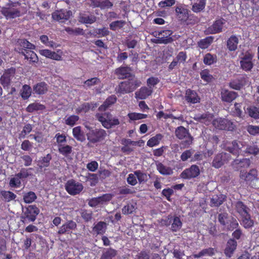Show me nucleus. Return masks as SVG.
<instances>
[{
	"instance_id": "nucleus-59",
	"label": "nucleus",
	"mask_w": 259,
	"mask_h": 259,
	"mask_svg": "<svg viewBox=\"0 0 259 259\" xmlns=\"http://www.w3.org/2000/svg\"><path fill=\"white\" fill-rule=\"evenodd\" d=\"M79 117L78 115H72L68 116L65 121V123L66 125L70 126H74L76 122L79 120Z\"/></svg>"
},
{
	"instance_id": "nucleus-1",
	"label": "nucleus",
	"mask_w": 259,
	"mask_h": 259,
	"mask_svg": "<svg viewBox=\"0 0 259 259\" xmlns=\"http://www.w3.org/2000/svg\"><path fill=\"white\" fill-rule=\"evenodd\" d=\"M95 117L106 129H110L120 124L118 118L117 117H113L112 115L109 112L97 113Z\"/></svg>"
},
{
	"instance_id": "nucleus-43",
	"label": "nucleus",
	"mask_w": 259,
	"mask_h": 259,
	"mask_svg": "<svg viewBox=\"0 0 259 259\" xmlns=\"http://www.w3.org/2000/svg\"><path fill=\"white\" fill-rule=\"evenodd\" d=\"M58 148L59 153L66 157L69 156L72 152V146L68 145H60Z\"/></svg>"
},
{
	"instance_id": "nucleus-11",
	"label": "nucleus",
	"mask_w": 259,
	"mask_h": 259,
	"mask_svg": "<svg viewBox=\"0 0 259 259\" xmlns=\"http://www.w3.org/2000/svg\"><path fill=\"white\" fill-rule=\"evenodd\" d=\"M199 175V166L196 164H193L190 167L183 170L180 174V177L183 179L190 180L197 177Z\"/></svg>"
},
{
	"instance_id": "nucleus-32",
	"label": "nucleus",
	"mask_w": 259,
	"mask_h": 259,
	"mask_svg": "<svg viewBox=\"0 0 259 259\" xmlns=\"http://www.w3.org/2000/svg\"><path fill=\"white\" fill-rule=\"evenodd\" d=\"M2 200L6 202H9L15 200L17 195L10 191L2 190L0 191Z\"/></svg>"
},
{
	"instance_id": "nucleus-38",
	"label": "nucleus",
	"mask_w": 259,
	"mask_h": 259,
	"mask_svg": "<svg viewBox=\"0 0 259 259\" xmlns=\"http://www.w3.org/2000/svg\"><path fill=\"white\" fill-rule=\"evenodd\" d=\"M132 77V78H129L127 80H126L128 86L130 88L131 93L134 92L142 84L141 80L136 78L134 75H133Z\"/></svg>"
},
{
	"instance_id": "nucleus-21",
	"label": "nucleus",
	"mask_w": 259,
	"mask_h": 259,
	"mask_svg": "<svg viewBox=\"0 0 259 259\" xmlns=\"http://www.w3.org/2000/svg\"><path fill=\"white\" fill-rule=\"evenodd\" d=\"M19 53L23 55L25 59L29 60L31 62L36 63L38 60L37 55L32 50L22 49Z\"/></svg>"
},
{
	"instance_id": "nucleus-26",
	"label": "nucleus",
	"mask_w": 259,
	"mask_h": 259,
	"mask_svg": "<svg viewBox=\"0 0 259 259\" xmlns=\"http://www.w3.org/2000/svg\"><path fill=\"white\" fill-rule=\"evenodd\" d=\"M235 209L240 216L249 213V208L241 201H238L235 205Z\"/></svg>"
},
{
	"instance_id": "nucleus-23",
	"label": "nucleus",
	"mask_w": 259,
	"mask_h": 259,
	"mask_svg": "<svg viewBox=\"0 0 259 259\" xmlns=\"http://www.w3.org/2000/svg\"><path fill=\"white\" fill-rule=\"evenodd\" d=\"M107 229V224L103 221H100L96 224H94L92 231L94 234L96 235L104 234Z\"/></svg>"
},
{
	"instance_id": "nucleus-8",
	"label": "nucleus",
	"mask_w": 259,
	"mask_h": 259,
	"mask_svg": "<svg viewBox=\"0 0 259 259\" xmlns=\"http://www.w3.org/2000/svg\"><path fill=\"white\" fill-rule=\"evenodd\" d=\"M65 187L68 193L71 195L79 194L83 188L81 183L77 182L73 179L68 180L66 183Z\"/></svg>"
},
{
	"instance_id": "nucleus-5",
	"label": "nucleus",
	"mask_w": 259,
	"mask_h": 259,
	"mask_svg": "<svg viewBox=\"0 0 259 259\" xmlns=\"http://www.w3.org/2000/svg\"><path fill=\"white\" fill-rule=\"evenodd\" d=\"M17 5H19V3L14 2L9 3L8 5V7L2 8L1 13L7 19H14L20 17L21 16V12L19 9L16 8Z\"/></svg>"
},
{
	"instance_id": "nucleus-16",
	"label": "nucleus",
	"mask_w": 259,
	"mask_h": 259,
	"mask_svg": "<svg viewBox=\"0 0 259 259\" xmlns=\"http://www.w3.org/2000/svg\"><path fill=\"white\" fill-rule=\"evenodd\" d=\"M238 94L234 91H230L227 89H222L221 92V96L222 101L231 103L237 97Z\"/></svg>"
},
{
	"instance_id": "nucleus-56",
	"label": "nucleus",
	"mask_w": 259,
	"mask_h": 259,
	"mask_svg": "<svg viewBox=\"0 0 259 259\" xmlns=\"http://www.w3.org/2000/svg\"><path fill=\"white\" fill-rule=\"evenodd\" d=\"M217 61L216 55H212L210 53H207L204 57L203 63L207 65H211Z\"/></svg>"
},
{
	"instance_id": "nucleus-62",
	"label": "nucleus",
	"mask_w": 259,
	"mask_h": 259,
	"mask_svg": "<svg viewBox=\"0 0 259 259\" xmlns=\"http://www.w3.org/2000/svg\"><path fill=\"white\" fill-rule=\"evenodd\" d=\"M55 138L56 140V142L58 145V147L60 145H64L67 142L66 137L64 134H61L60 133H57L55 136Z\"/></svg>"
},
{
	"instance_id": "nucleus-49",
	"label": "nucleus",
	"mask_w": 259,
	"mask_h": 259,
	"mask_svg": "<svg viewBox=\"0 0 259 259\" xmlns=\"http://www.w3.org/2000/svg\"><path fill=\"white\" fill-rule=\"evenodd\" d=\"M243 78H238L231 80L229 83V87L232 89L240 90L243 85Z\"/></svg>"
},
{
	"instance_id": "nucleus-12",
	"label": "nucleus",
	"mask_w": 259,
	"mask_h": 259,
	"mask_svg": "<svg viewBox=\"0 0 259 259\" xmlns=\"http://www.w3.org/2000/svg\"><path fill=\"white\" fill-rule=\"evenodd\" d=\"M16 73V69L14 67H11L5 70L4 74L0 78V82L5 87H8L11 84L12 78Z\"/></svg>"
},
{
	"instance_id": "nucleus-7",
	"label": "nucleus",
	"mask_w": 259,
	"mask_h": 259,
	"mask_svg": "<svg viewBox=\"0 0 259 259\" xmlns=\"http://www.w3.org/2000/svg\"><path fill=\"white\" fill-rule=\"evenodd\" d=\"M253 54L246 52L245 54L240 58V68L246 72H249L252 69L254 64L253 63Z\"/></svg>"
},
{
	"instance_id": "nucleus-19",
	"label": "nucleus",
	"mask_w": 259,
	"mask_h": 259,
	"mask_svg": "<svg viewBox=\"0 0 259 259\" xmlns=\"http://www.w3.org/2000/svg\"><path fill=\"white\" fill-rule=\"evenodd\" d=\"M185 100L188 103L195 104L199 103L200 99L195 91L188 89L186 91Z\"/></svg>"
},
{
	"instance_id": "nucleus-46",
	"label": "nucleus",
	"mask_w": 259,
	"mask_h": 259,
	"mask_svg": "<svg viewBox=\"0 0 259 259\" xmlns=\"http://www.w3.org/2000/svg\"><path fill=\"white\" fill-rule=\"evenodd\" d=\"M206 0H200L199 3H194L192 6V11L196 13H200L203 11L206 5Z\"/></svg>"
},
{
	"instance_id": "nucleus-63",
	"label": "nucleus",
	"mask_w": 259,
	"mask_h": 259,
	"mask_svg": "<svg viewBox=\"0 0 259 259\" xmlns=\"http://www.w3.org/2000/svg\"><path fill=\"white\" fill-rule=\"evenodd\" d=\"M201 78L204 81L209 82L212 79V76L210 74L209 71L207 69H204L200 72Z\"/></svg>"
},
{
	"instance_id": "nucleus-30",
	"label": "nucleus",
	"mask_w": 259,
	"mask_h": 259,
	"mask_svg": "<svg viewBox=\"0 0 259 259\" xmlns=\"http://www.w3.org/2000/svg\"><path fill=\"white\" fill-rule=\"evenodd\" d=\"M238 42V37L235 35H232L227 40V48L230 51H235L237 49Z\"/></svg>"
},
{
	"instance_id": "nucleus-13",
	"label": "nucleus",
	"mask_w": 259,
	"mask_h": 259,
	"mask_svg": "<svg viewBox=\"0 0 259 259\" xmlns=\"http://www.w3.org/2000/svg\"><path fill=\"white\" fill-rule=\"evenodd\" d=\"M112 197L113 195L111 194H104L101 196L92 198L89 200L88 204L90 206L95 207L100 204L110 201L112 199Z\"/></svg>"
},
{
	"instance_id": "nucleus-40",
	"label": "nucleus",
	"mask_w": 259,
	"mask_h": 259,
	"mask_svg": "<svg viewBox=\"0 0 259 259\" xmlns=\"http://www.w3.org/2000/svg\"><path fill=\"white\" fill-rule=\"evenodd\" d=\"M37 199L36 194L32 191L25 192L23 195V200L25 203H31Z\"/></svg>"
},
{
	"instance_id": "nucleus-24",
	"label": "nucleus",
	"mask_w": 259,
	"mask_h": 259,
	"mask_svg": "<svg viewBox=\"0 0 259 259\" xmlns=\"http://www.w3.org/2000/svg\"><path fill=\"white\" fill-rule=\"evenodd\" d=\"M117 100V98L114 95L109 96L104 102L103 104L99 107V110L101 111L106 110L112 105L114 104L116 102Z\"/></svg>"
},
{
	"instance_id": "nucleus-54",
	"label": "nucleus",
	"mask_w": 259,
	"mask_h": 259,
	"mask_svg": "<svg viewBox=\"0 0 259 259\" xmlns=\"http://www.w3.org/2000/svg\"><path fill=\"white\" fill-rule=\"evenodd\" d=\"M257 176V171L256 169H252L249 170L248 173L244 175L242 174L240 176L241 179H243L246 181H252Z\"/></svg>"
},
{
	"instance_id": "nucleus-4",
	"label": "nucleus",
	"mask_w": 259,
	"mask_h": 259,
	"mask_svg": "<svg viewBox=\"0 0 259 259\" xmlns=\"http://www.w3.org/2000/svg\"><path fill=\"white\" fill-rule=\"evenodd\" d=\"M212 124L215 128L220 130L233 132L236 128L233 121L224 118H217L212 120Z\"/></svg>"
},
{
	"instance_id": "nucleus-51",
	"label": "nucleus",
	"mask_w": 259,
	"mask_h": 259,
	"mask_svg": "<svg viewBox=\"0 0 259 259\" xmlns=\"http://www.w3.org/2000/svg\"><path fill=\"white\" fill-rule=\"evenodd\" d=\"M32 90L31 87L27 84H24L21 91V96L23 100L28 99L31 95Z\"/></svg>"
},
{
	"instance_id": "nucleus-60",
	"label": "nucleus",
	"mask_w": 259,
	"mask_h": 259,
	"mask_svg": "<svg viewBox=\"0 0 259 259\" xmlns=\"http://www.w3.org/2000/svg\"><path fill=\"white\" fill-rule=\"evenodd\" d=\"M246 131L251 136L259 135V126L249 124L246 126Z\"/></svg>"
},
{
	"instance_id": "nucleus-6",
	"label": "nucleus",
	"mask_w": 259,
	"mask_h": 259,
	"mask_svg": "<svg viewBox=\"0 0 259 259\" xmlns=\"http://www.w3.org/2000/svg\"><path fill=\"white\" fill-rule=\"evenodd\" d=\"M106 136V131L102 128L92 130L87 134V139L92 144H95L103 141Z\"/></svg>"
},
{
	"instance_id": "nucleus-41",
	"label": "nucleus",
	"mask_w": 259,
	"mask_h": 259,
	"mask_svg": "<svg viewBox=\"0 0 259 259\" xmlns=\"http://www.w3.org/2000/svg\"><path fill=\"white\" fill-rule=\"evenodd\" d=\"M214 37L212 36H207L203 39H200L198 42V46L202 49H207L212 42Z\"/></svg>"
},
{
	"instance_id": "nucleus-52",
	"label": "nucleus",
	"mask_w": 259,
	"mask_h": 259,
	"mask_svg": "<svg viewBox=\"0 0 259 259\" xmlns=\"http://www.w3.org/2000/svg\"><path fill=\"white\" fill-rule=\"evenodd\" d=\"M246 111L250 117L255 119H259V110L255 106H251L247 107Z\"/></svg>"
},
{
	"instance_id": "nucleus-27",
	"label": "nucleus",
	"mask_w": 259,
	"mask_h": 259,
	"mask_svg": "<svg viewBox=\"0 0 259 259\" xmlns=\"http://www.w3.org/2000/svg\"><path fill=\"white\" fill-rule=\"evenodd\" d=\"M115 91L116 94H119L120 95L131 93L130 88L126 80L120 82L115 88Z\"/></svg>"
},
{
	"instance_id": "nucleus-25",
	"label": "nucleus",
	"mask_w": 259,
	"mask_h": 259,
	"mask_svg": "<svg viewBox=\"0 0 259 259\" xmlns=\"http://www.w3.org/2000/svg\"><path fill=\"white\" fill-rule=\"evenodd\" d=\"M34 93L37 95L45 94L48 90V85L44 81L40 82L33 87Z\"/></svg>"
},
{
	"instance_id": "nucleus-28",
	"label": "nucleus",
	"mask_w": 259,
	"mask_h": 259,
	"mask_svg": "<svg viewBox=\"0 0 259 259\" xmlns=\"http://www.w3.org/2000/svg\"><path fill=\"white\" fill-rule=\"evenodd\" d=\"M242 144L240 142L237 140H234L232 141L230 146L227 147V150L230 153L235 155H238L241 152V147L240 145Z\"/></svg>"
},
{
	"instance_id": "nucleus-17",
	"label": "nucleus",
	"mask_w": 259,
	"mask_h": 259,
	"mask_svg": "<svg viewBox=\"0 0 259 259\" xmlns=\"http://www.w3.org/2000/svg\"><path fill=\"white\" fill-rule=\"evenodd\" d=\"M237 246V242L234 239H229L226 244L224 253L228 257H231L234 254Z\"/></svg>"
},
{
	"instance_id": "nucleus-29",
	"label": "nucleus",
	"mask_w": 259,
	"mask_h": 259,
	"mask_svg": "<svg viewBox=\"0 0 259 259\" xmlns=\"http://www.w3.org/2000/svg\"><path fill=\"white\" fill-rule=\"evenodd\" d=\"M79 22L82 24H92L96 21L94 16H89L84 13H80L78 17Z\"/></svg>"
},
{
	"instance_id": "nucleus-2",
	"label": "nucleus",
	"mask_w": 259,
	"mask_h": 259,
	"mask_svg": "<svg viewBox=\"0 0 259 259\" xmlns=\"http://www.w3.org/2000/svg\"><path fill=\"white\" fill-rule=\"evenodd\" d=\"M40 212L39 209L36 205H30L23 209L20 220L24 224L34 222Z\"/></svg>"
},
{
	"instance_id": "nucleus-22",
	"label": "nucleus",
	"mask_w": 259,
	"mask_h": 259,
	"mask_svg": "<svg viewBox=\"0 0 259 259\" xmlns=\"http://www.w3.org/2000/svg\"><path fill=\"white\" fill-rule=\"evenodd\" d=\"M226 156L225 153L222 152L218 154L212 161V166L216 168L221 167L225 163Z\"/></svg>"
},
{
	"instance_id": "nucleus-47",
	"label": "nucleus",
	"mask_w": 259,
	"mask_h": 259,
	"mask_svg": "<svg viewBox=\"0 0 259 259\" xmlns=\"http://www.w3.org/2000/svg\"><path fill=\"white\" fill-rule=\"evenodd\" d=\"M127 116L129 118L128 122L130 123H131L132 121L144 119L148 117L147 114L137 112L129 113Z\"/></svg>"
},
{
	"instance_id": "nucleus-48",
	"label": "nucleus",
	"mask_w": 259,
	"mask_h": 259,
	"mask_svg": "<svg viewBox=\"0 0 259 259\" xmlns=\"http://www.w3.org/2000/svg\"><path fill=\"white\" fill-rule=\"evenodd\" d=\"M163 138V136L160 134H156L155 136L151 138L147 142V145L150 147H153L158 145L160 141Z\"/></svg>"
},
{
	"instance_id": "nucleus-64",
	"label": "nucleus",
	"mask_w": 259,
	"mask_h": 259,
	"mask_svg": "<svg viewBox=\"0 0 259 259\" xmlns=\"http://www.w3.org/2000/svg\"><path fill=\"white\" fill-rule=\"evenodd\" d=\"M91 109V105L89 103H84L76 109V112L79 114L81 112L86 113Z\"/></svg>"
},
{
	"instance_id": "nucleus-3",
	"label": "nucleus",
	"mask_w": 259,
	"mask_h": 259,
	"mask_svg": "<svg viewBox=\"0 0 259 259\" xmlns=\"http://www.w3.org/2000/svg\"><path fill=\"white\" fill-rule=\"evenodd\" d=\"M175 135L179 140H182L181 145L185 148H188L193 143V137L189 131L183 126H180L175 130Z\"/></svg>"
},
{
	"instance_id": "nucleus-61",
	"label": "nucleus",
	"mask_w": 259,
	"mask_h": 259,
	"mask_svg": "<svg viewBox=\"0 0 259 259\" xmlns=\"http://www.w3.org/2000/svg\"><path fill=\"white\" fill-rule=\"evenodd\" d=\"M21 185V179L17 176L12 178L9 181V186L11 188H19Z\"/></svg>"
},
{
	"instance_id": "nucleus-14",
	"label": "nucleus",
	"mask_w": 259,
	"mask_h": 259,
	"mask_svg": "<svg viewBox=\"0 0 259 259\" xmlns=\"http://www.w3.org/2000/svg\"><path fill=\"white\" fill-rule=\"evenodd\" d=\"M76 228V223L72 220H69L59 228L57 234L58 235L69 234L72 232V230H75Z\"/></svg>"
},
{
	"instance_id": "nucleus-20",
	"label": "nucleus",
	"mask_w": 259,
	"mask_h": 259,
	"mask_svg": "<svg viewBox=\"0 0 259 259\" xmlns=\"http://www.w3.org/2000/svg\"><path fill=\"white\" fill-rule=\"evenodd\" d=\"M153 92V89L148 88L146 87H143L135 93V97L138 99H146L150 96Z\"/></svg>"
},
{
	"instance_id": "nucleus-33",
	"label": "nucleus",
	"mask_w": 259,
	"mask_h": 259,
	"mask_svg": "<svg viewBox=\"0 0 259 259\" xmlns=\"http://www.w3.org/2000/svg\"><path fill=\"white\" fill-rule=\"evenodd\" d=\"M46 109V106L39 103L34 102L30 104L26 107V110L28 112L32 113L34 111H43Z\"/></svg>"
},
{
	"instance_id": "nucleus-18",
	"label": "nucleus",
	"mask_w": 259,
	"mask_h": 259,
	"mask_svg": "<svg viewBox=\"0 0 259 259\" xmlns=\"http://www.w3.org/2000/svg\"><path fill=\"white\" fill-rule=\"evenodd\" d=\"M39 53L42 56L54 60L61 61L62 60V57L61 55L48 49L40 50Z\"/></svg>"
},
{
	"instance_id": "nucleus-50",
	"label": "nucleus",
	"mask_w": 259,
	"mask_h": 259,
	"mask_svg": "<svg viewBox=\"0 0 259 259\" xmlns=\"http://www.w3.org/2000/svg\"><path fill=\"white\" fill-rule=\"evenodd\" d=\"M18 42L21 47V48L19 49V52H21L22 49L33 50L35 49V46L26 39H19Z\"/></svg>"
},
{
	"instance_id": "nucleus-9",
	"label": "nucleus",
	"mask_w": 259,
	"mask_h": 259,
	"mask_svg": "<svg viewBox=\"0 0 259 259\" xmlns=\"http://www.w3.org/2000/svg\"><path fill=\"white\" fill-rule=\"evenodd\" d=\"M175 12L177 19L182 22H186L192 16L190 14V11L187 8L186 6L182 4L176 7Z\"/></svg>"
},
{
	"instance_id": "nucleus-10",
	"label": "nucleus",
	"mask_w": 259,
	"mask_h": 259,
	"mask_svg": "<svg viewBox=\"0 0 259 259\" xmlns=\"http://www.w3.org/2000/svg\"><path fill=\"white\" fill-rule=\"evenodd\" d=\"M225 21L223 18L216 19L213 24L205 30V33L206 34H214L222 32Z\"/></svg>"
},
{
	"instance_id": "nucleus-34",
	"label": "nucleus",
	"mask_w": 259,
	"mask_h": 259,
	"mask_svg": "<svg viewBox=\"0 0 259 259\" xmlns=\"http://www.w3.org/2000/svg\"><path fill=\"white\" fill-rule=\"evenodd\" d=\"M225 201V198L222 194L213 195L210 199V206L211 207H219Z\"/></svg>"
},
{
	"instance_id": "nucleus-37",
	"label": "nucleus",
	"mask_w": 259,
	"mask_h": 259,
	"mask_svg": "<svg viewBox=\"0 0 259 259\" xmlns=\"http://www.w3.org/2000/svg\"><path fill=\"white\" fill-rule=\"evenodd\" d=\"M156 168L159 172L162 175H170L173 173L172 169L170 167L166 166L161 162L156 164Z\"/></svg>"
},
{
	"instance_id": "nucleus-39",
	"label": "nucleus",
	"mask_w": 259,
	"mask_h": 259,
	"mask_svg": "<svg viewBox=\"0 0 259 259\" xmlns=\"http://www.w3.org/2000/svg\"><path fill=\"white\" fill-rule=\"evenodd\" d=\"M117 255V251L112 248L106 249L103 251L100 259H113Z\"/></svg>"
},
{
	"instance_id": "nucleus-42",
	"label": "nucleus",
	"mask_w": 259,
	"mask_h": 259,
	"mask_svg": "<svg viewBox=\"0 0 259 259\" xmlns=\"http://www.w3.org/2000/svg\"><path fill=\"white\" fill-rule=\"evenodd\" d=\"M241 217L242 219L241 224L245 228H250L253 226L254 222L251 219L250 214L249 213L246 214V215L241 216Z\"/></svg>"
},
{
	"instance_id": "nucleus-58",
	"label": "nucleus",
	"mask_w": 259,
	"mask_h": 259,
	"mask_svg": "<svg viewBox=\"0 0 259 259\" xmlns=\"http://www.w3.org/2000/svg\"><path fill=\"white\" fill-rule=\"evenodd\" d=\"M218 219L222 226H225L229 223V215L227 212L220 213L218 214Z\"/></svg>"
},
{
	"instance_id": "nucleus-55",
	"label": "nucleus",
	"mask_w": 259,
	"mask_h": 259,
	"mask_svg": "<svg viewBox=\"0 0 259 259\" xmlns=\"http://www.w3.org/2000/svg\"><path fill=\"white\" fill-rule=\"evenodd\" d=\"M101 82L100 79L97 77L88 79L83 82V88L84 89L90 88L93 86L98 84Z\"/></svg>"
},
{
	"instance_id": "nucleus-36",
	"label": "nucleus",
	"mask_w": 259,
	"mask_h": 259,
	"mask_svg": "<svg viewBox=\"0 0 259 259\" xmlns=\"http://www.w3.org/2000/svg\"><path fill=\"white\" fill-rule=\"evenodd\" d=\"M171 230L172 232L178 231L182 227V222L180 217L177 216L171 217Z\"/></svg>"
},
{
	"instance_id": "nucleus-31",
	"label": "nucleus",
	"mask_w": 259,
	"mask_h": 259,
	"mask_svg": "<svg viewBox=\"0 0 259 259\" xmlns=\"http://www.w3.org/2000/svg\"><path fill=\"white\" fill-rule=\"evenodd\" d=\"M52 159V156L50 153L47 154L44 157H41L38 161V166L40 168L49 167Z\"/></svg>"
},
{
	"instance_id": "nucleus-45",
	"label": "nucleus",
	"mask_w": 259,
	"mask_h": 259,
	"mask_svg": "<svg viewBox=\"0 0 259 259\" xmlns=\"http://www.w3.org/2000/svg\"><path fill=\"white\" fill-rule=\"evenodd\" d=\"M72 134L73 137L78 141L83 142L85 140V137L81 131L80 126H78L74 127L72 130Z\"/></svg>"
},
{
	"instance_id": "nucleus-53",
	"label": "nucleus",
	"mask_w": 259,
	"mask_h": 259,
	"mask_svg": "<svg viewBox=\"0 0 259 259\" xmlns=\"http://www.w3.org/2000/svg\"><path fill=\"white\" fill-rule=\"evenodd\" d=\"M80 214L81 218L85 223L90 222L93 219V214L91 210L81 209Z\"/></svg>"
},
{
	"instance_id": "nucleus-35",
	"label": "nucleus",
	"mask_w": 259,
	"mask_h": 259,
	"mask_svg": "<svg viewBox=\"0 0 259 259\" xmlns=\"http://www.w3.org/2000/svg\"><path fill=\"white\" fill-rule=\"evenodd\" d=\"M156 35L160 36L163 37V39H167L170 40L169 43H171L174 41V39L171 36L173 32L169 29L162 30L158 31H155Z\"/></svg>"
},
{
	"instance_id": "nucleus-57",
	"label": "nucleus",
	"mask_w": 259,
	"mask_h": 259,
	"mask_svg": "<svg viewBox=\"0 0 259 259\" xmlns=\"http://www.w3.org/2000/svg\"><path fill=\"white\" fill-rule=\"evenodd\" d=\"M126 22L124 20H116L109 24V28L113 31H116L117 29L123 28Z\"/></svg>"
},
{
	"instance_id": "nucleus-44",
	"label": "nucleus",
	"mask_w": 259,
	"mask_h": 259,
	"mask_svg": "<svg viewBox=\"0 0 259 259\" xmlns=\"http://www.w3.org/2000/svg\"><path fill=\"white\" fill-rule=\"evenodd\" d=\"M52 18L54 20L64 22L69 19V16L62 11H57L52 14Z\"/></svg>"
},
{
	"instance_id": "nucleus-15",
	"label": "nucleus",
	"mask_w": 259,
	"mask_h": 259,
	"mask_svg": "<svg viewBox=\"0 0 259 259\" xmlns=\"http://www.w3.org/2000/svg\"><path fill=\"white\" fill-rule=\"evenodd\" d=\"M131 69L128 66H120L115 70L114 73L118 79H124L132 77Z\"/></svg>"
}]
</instances>
